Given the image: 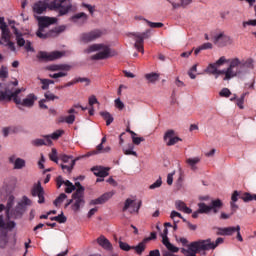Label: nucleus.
<instances>
[{"instance_id": "obj_1", "label": "nucleus", "mask_w": 256, "mask_h": 256, "mask_svg": "<svg viewBox=\"0 0 256 256\" xmlns=\"http://www.w3.org/2000/svg\"><path fill=\"white\" fill-rule=\"evenodd\" d=\"M19 85V80L14 78V81L8 82L3 87V83H0V103L3 101L9 102L13 99L14 103L19 105L20 107H27L31 109L35 105V101H37V97L35 94H28L24 99L19 97L20 93H24L26 91L25 88H15Z\"/></svg>"}, {"instance_id": "obj_2", "label": "nucleus", "mask_w": 256, "mask_h": 256, "mask_svg": "<svg viewBox=\"0 0 256 256\" xmlns=\"http://www.w3.org/2000/svg\"><path fill=\"white\" fill-rule=\"evenodd\" d=\"M224 239L219 237L216 241H211V238L206 240H198L189 244V250L191 251L186 256H197V253H203L205 251H214L219 245H222Z\"/></svg>"}, {"instance_id": "obj_3", "label": "nucleus", "mask_w": 256, "mask_h": 256, "mask_svg": "<svg viewBox=\"0 0 256 256\" xmlns=\"http://www.w3.org/2000/svg\"><path fill=\"white\" fill-rule=\"evenodd\" d=\"M35 18L38 21V30L36 32L37 37L39 39H48V37H53L54 33H61V30H50L49 26L56 23L55 18L47 17V16H37Z\"/></svg>"}, {"instance_id": "obj_4", "label": "nucleus", "mask_w": 256, "mask_h": 256, "mask_svg": "<svg viewBox=\"0 0 256 256\" xmlns=\"http://www.w3.org/2000/svg\"><path fill=\"white\" fill-rule=\"evenodd\" d=\"M84 53H86V55L96 53L91 56L92 61H103L115 55V52H112L111 48H109V46L105 44H92L84 50Z\"/></svg>"}, {"instance_id": "obj_5", "label": "nucleus", "mask_w": 256, "mask_h": 256, "mask_svg": "<svg viewBox=\"0 0 256 256\" xmlns=\"http://www.w3.org/2000/svg\"><path fill=\"white\" fill-rule=\"evenodd\" d=\"M76 191L72 194V199H70L65 207L71 205L72 210L77 213L85 207V187L81 185L80 182H76Z\"/></svg>"}, {"instance_id": "obj_6", "label": "nucleus", "mask_w": 256, "mask_h": 256, "mask_svg": "<svg viewBox=\"0 0 256 256\" xmlns=\"http://www.w3.org/2000/svg\"><path fill=\"white\" fill-rule=\"evenodd\" d=\"M48 71H52L53 74H49L51 79H55L56 82L63 77H67L69 75V71H71V65L69 64H51L47 66Z\"/></svg>"}, {"instance_id": "obj_7", "label": "nucleus", "mask_w": 256, "mask_h": 256, "mask_svg": "<svg viewBox=\"0 0 256 256\" xmlns=\"http://www.w3.org/2000/svg\"><path fill=\"white\" fill-rule=\"evenodd\" d=\"M33 202L29 197L23 196L20 201H18L17 205L14 209L11 210V218L12 219H21L23 217V213L27 211V207H31Z\"/></svg>"}, {"instance_id": "obj_8", "label": "nucleus", "mask_w": 256, "mask_h": 256, "mask_svg": "<svg viewBox=\"0 0 256 256\" xmlns=\"http://www.w3.org/2000/svg\"><path fill=\"white\" fill-rule=\"evenodd\" d=\"M227 77L230 79L243 77V69L239 58L228 59Z\"/></svg>"}, {"instance_id": "obj_9", "label": "nucleus", "mask_w": 256, "mask_h": 256, "mask_svg": "<svg viewBox=\"0 0 256 256\" xmlns=\"http://www.w3.org/2000/svg\"><path fill=\"white\" fill-rule=\"evenodd\" d=\"M223 207L221 199L212 200L210 205L205 203H198V210L201 214H206L212 211L214 214L219 213V210Z\"/></svg>"}, {"instance_id": "obj_10", "label": "nucleus", "mask_w": 256, "mask_h": 256, "mask_svg": "<svg viewBox=\"0 0 256 256\" xmlns=\"http://www.w3.org/2000/svg\"><path fill=\"white\" fill-rule=\"evenodd\" d=\"M149 37H151V30L149 29L143 33L141 32L132 33V39L135 40V44H134L135 49L140 51V53H145V49H143V42L145 41V39H149Z\"/></svg>"}, {"instance_id": "obj_11", "label": "nucleus", "mask_w": 256, "mask_h": 256, "mask_svg": "<svg viewBox=\"0 0 256 256\" xmlns=\"http://www.w3.org/2000/svg\"><path fill=\"white\" fill-rule=\"evenodd\" d=\"M61 57H63V53H61L60 51H40L37 54V59H39L40 61H56V59H61Z\"/></svg>"}, {"instance_id": "obj_12", "label": "nucleus", "mask_w": 256, "mask_h": 256, "mask_svg": "<svg viewBox=\"0 0 256 256\" xmlns=\"http://www.w3.org/2000/svg\"><path fill=\"white\" fill-rule=\"evenodd\" d=\"M141 209V201H136L131 198L126 199L123 207V211H129V213H139Z\"/></svg>"}, {"instance_id": "obj_13", "label": "nucleus", "mask_w": 256, "mask_h": 256, "mask_svg": "<svg viewBox=\"0 0 256 256\" xmlns=\"http://www.w3.org/2000/svg\"><path fill=\"white\" fill-rule=\"evenodd\" d=\"M169 229L164 228L163 232L161 233L162 243L166 247L168 251H171L172 253H179V247H176L169 241Z\"/></svg>"}, {"instance_id": "obj_14", "label": "nucleus", "mask_w": 256, "mask_h": 256, "mask_svg": "<svg viewBox=\"0 0 256 256\" xmlns=\"http://www.w3.org/2000/svg\"><path fill=\"white\" fill-rule=\"evenodd\" d=\"M32 197H38V203H45V190L41 186V182L38 181L37 184H34L32 191Z\"/></svg>"}, {"instance_id": "obj_15", "label": "nucleus", "mask_w": 256, "mask_h": 256, "mask_svg": "<svg viewBox=\"0 0 256 256\" xmlns=\"http://www.w3.org/2000/svg\"><path fill=\"white\" fill-rule=\"evenodd\" d=\"M58 189H61L62 185H65V193H71L72 191L77 190V183L75 185L69 180H63L62 176H58L56 179Z\"/></svg>"}, {"instance_id": "obj_16", "label": "nucleus", "mask_w": 256, "mask_h": 256, "mask_svg": "<svg viewBox=\"0 0 256 256\" xmlns=\"http://www.w3.org/2000/svg\"><path fill=\"white\" fill-rule=\"evenodd\" d=\"M0 29H1V40L6 43L11 41V30L9 26L5 23V18L0 17Z\"/></svg>"}, {"instance_id": "obj_17", "label": "nucleus", "mask_w": 256, "mask_h": 256, "mask_svg": "<svg viewBox=\"0 0 256 256\" xmlns=\"http://www.w3.org/2000/svg\"><path fill=\"white\" fill-rule=\"evenodd\" d=\"M164 141L168 147H171L173 145H176V143H179V141H181V138L175 136L174 130H168L164 134Z\"/></svg>"}, {"instance_id": "obj_18", "label": "nucleus", "mask_w": 256, "mask_h": 256, "mask_svg": "<svg viewBox=\"0 0 256 256\" xmlns=\"http://www.w3.org/2000/svg\"><path fill=\"white\" fill-rule=\"evenodd\" d=\"M101 37V31L99 30H94L92 32L84 33L81 36V41L83 43H91V41H95Z\"/></svg>"}, {"instance_id": "obj_19", "label": "nucleus", "mask_w": 256, "mask_h": 256, "mask_svg": "<svg viewBox=\"0 0 256 256\" xmlns=\"http://www.w3.org/2000/svg\"><path fill=\"white\" fill-rule=\"evenodd\" d=\"M89 19V16L85 14L84 12H79L74 14L71 18L70 21L72 23H75V25H85Z\"/></svg>"}, {"instance_id": "obj_20", "label": "nucleus", "mask_w": 256, "mask_h": 256, "mask_svg": "<svg viewBox=\"0 0 256 256\" xmlns=\"http://www.w3.org/2000/svg\"><path fill=\"white\" fill-rule=\"evenodd\" d=\"M115 195V192H106L100 197L91 200L90 205H103V203H107Z\"/></svg>"}, {"instance_id": "obj_21", "label": "nucleus", "mask_w": 256, "mask_h": 256, "mask_svg": "<svg viewBox=\"0 0 256 256\" xmlns=\"http://www.w3.org/2000/svg\"><path fill=\"white\" fill-rule=\"evenodd\" d=\"M237 225L236 226H229V227H218L217 228V235H221L223 237H230L233 233H236Z\"/></svg>"}, {"instance_id": "obj_22", "label": "nucleus", "mask_w": 256, "mask_h": 256, "mask_svg": "<svg viewBox=\"0 0 256 256\" xmlns=\"http://www.w3.org/2000/svg\"><path fill=\"white\" fill-rule=\"evenodd\" d=\"M240 67L243 71V75H247L249 69H255V61L252 58L240 60Z\"/></svg>"}, {"instance_id": "obj_23", "label": "nucleus", "mask_w": 256, "mask_h": 256, "mask_svg": "<svg viewBox=\"0 0 256 256\" xmlns=\"http://www.w3.org/2000/svg\"><path fill=\"white\" fill-rule=\"evenodd\" d=\"M96 242L102 249H105V251H113V244H111V241H109L107 237L101 235L96 239Z\"/></svg>"}, {"instance_id": "obj_24", "label": "nucleus", "mask_w": 256, "mask_h": 256, "mask_svg": "<svg viewBox=\"0 0 256 256\" xmlns=\"http://www.w3.org/2000/svg\"><path fill=\"white\" fill-rule=\"evenodd\" d=\"M31 145H33L34 147H43V145L51 147V145H53V141L49 140V138L44 135L43 138H36L32 140Z\"/></svg>"}, {"instance_id": "obj_25", "label": "nucleus", "mask_w": 256, "mask_h": 256, "mask_svg": "<svg viewBox=\"0 0 256 256\" xmlns=\"http://www.w3.org/2000/svg\"><path fill=\"white\" fill-rule=\"evenodd\" d=\"M175 208L177 209V211H182V213H186V215H191V213H193V210L189 208L187 204L182 200L175 201Z\"/></svg>"}, {"instance_id": "obj_26", "label": "nucleus", "mask_w": 256, "mask_h": 256, "mask_svg": "<svg viewBox=\"0 0 256 256\" xmlns=\"http://www.w3.org/2000/svg\"><path fill=\"white\" fill-rule=\"evenodd\" d=\"M109 169L102 166H96L91 169V171L96 175V177L105 178L109 175Z\"/></svg>"}, {"instance_id": "obj_27", "label": "nucleus", "mask_w": 256, "mask_h": 256, "mask_svg": "<svg viewBox=\"0 0 256 256\" xmlns=\"http://www.w3.org/2000/svg\"><path fill=\"white\" fill-rule=\"evenodd\" d=\"M47 10V3L44 1H38L33 6V11L36 15H41Z\"/></svg>"}, {"instance_id": "obj_28", "label": "nucleus", "mask_w": 256, "mask_h": 256, "mask_svg": "<svg viewBox=\"0 0 256 256\" xmlns=\"http://www.w3.org/2000/svg\"><path fill=\"white\" fill-rule=\"evenodd\" d=\"M9 162L13 163L14 169H23V167H25V165H26L25 159L15 158V156H11L9 158Z\"/></svg>"}, {"instance_id": "obj_29", "label": "nucleus", "mask_w": 256, "mask_h": 256, "mask_svg": "<svg viewBox=\"0 0 256 256\" xmlns=\"http://www.w3.org/2000/svg\"><path fill=\"white\" fill-rule=\"evenodd\" d=\"M17 227V224L15 221H9L5 223V220L3 219V215H0V229H15Z\"/></svg>"}, {"instance_id": "obj_30", "label": "nucleus", "mask_w": 256, "mask_h": 256, "mask_svg": "<svg viewBox=\"0 0 256 256\" xmlns=\"http://www.w3.org/2000/svg\"><path fill=\"white\" fill-rule=\"evenodd\" d=\"M180 3L177 2H171V5L173 9H180L182 7L183 9H187L191 3H193V0H179Z\"/></svg>"}, {"instance_id": "obj_31", "label": "nucleus", "mask_w": 256, "mask_h": 256, "mask_svg": "<svg viewBox=\"0 0 256 256\" xmlns=\"http://www.w3.org/2000/svg\"><path fill=\"white\" fill-rule=\"evenodd\" d=\"M229 39H231L229 36H227L225 34L224 31H219L218 33H216L214 36H213V41L215 43V45H217L219 43V41H229Z\"/></svg>"}, {"instance_id": "obj_32", "label": "nucleus", "mask_w": 256, "mask_h": 256, "mask_svg": "<svg viewBox=\"0 0 256 256\" xmlns=\"http://www.w3.org/2000/svg\"><path fill=\"white\" fill-rule=\"evenodd\" d=\"M15 204V196H9L6 206V215L8 219H13L11 217V211L13 210V205Z\"/></svg>"}, {"instance_id": "obj_33", "label": "nucleus", "mask_w": 256, "mask_h": 256, "mask_svg": "<svg viewBox=\"0 0 256 256\" xmlns=\"http://www.w3.org/2000/svg\"><path fill=\"white\" fill-rule=\"evenodd\" d=\"M200 162H201V158H199V157H192V158H188L186 160L187 165H189V167H190V169H192V171H196L197 165Z\"/></svg>"}, {"instance_id": "obj_34", "label": "nucleus", "mask_w": 256, "mask_h": 256, "mask_svg": "<svg viewBox=\"0 0 256 256\" xmlns=\"http://www.w3.org/2000/svg\"><path fill=\"white\" fill-rule=\"evenodd\" d=\"M237 201H239V192L234 191V193L231 196V202H230V207L232 211H237V209H239V206L236 204Z\"/></svg>"}, {"instance_id": "obj_35", "label": "nucleus", "mask_w": 256, "mask_h": 256, "mask_svg": "<svg viewBox=\"0 0 256 256\" xmlns=\"http://www.w3.org/2000/svg\"><path fill=\"white\" fill-rule=\"evenodd\" d=\"M132 249H134L137 255H143V252L147 249V242L143 240L138 245L132 246Z\"/></svg>"}, {"instance_id": "obj_36", "label": "nucleus", "mask_w": 256, "mask_h": 256, "mask_svg": "<svg viewBox=\"0 0 256 256\" xmlns=\"http://www.w3.org/2000/svg\"><path fill=\"white\" fill-rule=\"evenodd\" d=\"M127 132L130 133L132 143H134V145H141V143H143V141H145V138L138 137L137 133L133 132V130H127Z\"/></svg>"}, {"instance_id": "obj_37", "label": "nucleus", "mask_w": 256, "mask_h": 256, "mask_svg": "<svg viewBox=\"0 0 256 256\" xmlns=\"http://www.w3.org/2000/svg\"><path fill=\"white\" fill-rule=\"evenodd\" d=\"M145 79L148 81V83H157V81H159V74L155 72L148 73L145 75Z\"/></svg>"}, {"instance_id": "obj_38", "label": "nucleus", "mask_w": 256, "mask_h": 256, "mask_svg": "<svg viewBox=\"0 0 256 256\" xmlns=\"http://www.w3.org/2000/svg\"><path fill=\"white\" fill-rule=\"evenodd\" d=\"M100 115L101 117H103V119H105L107 126L111 125V123L115 121V119L113 118V115H111V113H109L108 111H102L100 112Z\"/></svg>"}, {"instance_id": "obj_39", "label": "nucleus", "mask_w": 256, "mask_h": 256, "mask_svg": "<svg viewBox=\"0 0 256 256\" xmlns=\"http://www.w3.org/2000/svg\"><path fill=\"white\" fill-rule=\"evenodd\" d=\"M124 155H133L134 157H137V152L135 151V145L128 144L127 148H123Z\"/></svg>"}, {"instance_id": "obj_40", "label": "nucleus", "mask_w": 256, "mask_h": 256, "mask_svg": "<svg viewBox=\"0 0 256 256\" xmlns=\"http://www.w3.org/2000/svg\"><path fill=\"white\" fill-rule=\"evenodd\" d=\"M75 163H77V158L71 160L70 165L61 164V169L64 171V173H71L75 167Z\"/></svg>"}, {"instance_id": "obj_41", "label": "nucleus", "mask_w": 256, "mask_h": 256, "mask_svg": "<svg viewBox=\"0 0 256 256\" xmlns=\"http://www.w3.org/2000/svg\"><path fill=\"white\" fill-rule=\"evenodd\" d=\"M15 35H16L17 45L19 47H25V44L27 42H25V38H23V34L19 33V31H17V29H15Z\"/></svg>"}, {"instance_id": "obj_42", "label": "nucleus", "mask_w": 256, "mask_h": 256, "mask_svg": "<svg viewBox=\"0 0 256 256\" xmlns=\"http://www.w3.org/2000/svg\"><path fill=\"white\" fill-rule=\"evenodd\" d=\"M61 135H63V130H56L52 134L46 135V138L49 139V141H57Z\"/></svg>"}, {"instance_id": "obj_43", "label": "nucleus", "mask_w": 256, "mask_h": 256, "mask_svg": "<svg viewBox=\"0 0 256 256\" xmlns=\"http://www.w3.org/2000/svg\"><path fill=\"white\" fill-rule=\"evenodd\" d=\"M219 67L215 63H210L205 70V73H209V75H216Z\"/></svg>"}, {"instance_id": "obj_44", "label": "nucleus", "mask_w": 256, "mask_h": 256, "mask_svg": "<svg viewBox=\"0 0 256 256\" xmlns=\"http://www.w3.org/2000/svg\"><path fill=\"white\" fill-rule=\"evenodd\" d=\"M61 123H67L68 125H73L75 123V114H70L69 116L62 117L60 119Z\"/></svg>"}, {"instance_id": "obj_45", "label": "nucleus", "mask_w": 256, "mask_h": 256, "mask_svg": "<svg viewBox=\"0 0 256 256\" xmlns=\"http://www.w3.org/2000/svg\"><path fill=\"white\" fill-rule=\"evenodd\" d=\"M73 6L71 5V3H69L68 5H63L60 6L58 9H59V15L60 16H63V15H67V13H69V11H71V8Z\"/></svg>"}, {"instance_id": "obj_46", "label": "nucleus", "mask_w": 256, "mask_h": 256, "mask_svg": "<svg viewBox=\"0 0 256 256\" xmlns=\"http://www.w3.org/2000/svg\"><path fill=\"white\" fill-rule=\"evenodd\" d=\"M9 77V68L7 66H1L0 68V79L5 81Z\"/></svg>"}, {"instance_id": "obj_47", "label": "nucleus", "mask_w": 256, "mask_h": 256, "mask_svg": "<svg viewBox=\"0 0 256 256\" xmlns=\"http://www.w3.org/2000/svg\"><path fill=\"white\" fill-rule=\"evenodd\" d=\"M67 0H53L50 2V9H59V7L63 6V3H65Z\"/></svg>"}, {"instance_id": "obj_48", "label": "nucleus", "mask_w": 256, "mask_h": 256, "mask_svg": "<svg viewBox=\"0 0 256 256\" xmlns=\"http://www.w3.org/2000/svg\"><path fill=\"white\" fill-rule=\"evenodd\" d=\"M145 23H147L148 27H151L152 29H160L163 27V23L161 22H151L147 19H144Z\"/></svg>"}, {"instance_id": "obj_49", "label": "nucleus", "mask_w": 256, "mask_h": 256, "mask_svg": "<svg viewBox=\"0 0 256 256\" xmlns=\"http://www.w3.org/2000/svg\"><path fill=\"white\" fill-rule=\"evenodd\" d=\"M197 64H194L189 70H188V76L190 79H197Z\"/></svg>"}, {"instance_id": "obj_50", "label": "nucleus", "mask_w": 256, "mask_h": 256, "mask_svg": "<svg viewBox=\"0 0 256 256\" xmlns=\"http://www.w3.org/2000/svg\"><path fill=\"white\" fill-rule=\"evenodd\" d=\"M65 199H67V194L62 193L60 194L54 201V205L55 207H59V205H61V203H63V201H65Z\"/></svg>"}, {"instance_id": "obj_51", "label": "nucleus", "mask_w": 256, "mask_h": 256, "mask_svg": "<svg viewBox=\"0 0 256 256\" xmlns=\"http://www.w3.org/2000/svg\"><path fill=\"white\" fill-rule=\"evenodd\" d=\"M50 161L54 163H59V156L57 154V149L52 148V152L49 154Z\"/></svg>"}, {"instance_id": "obj_52", "label": "nucleus", "mask_w": 256, "mask_h": 256, "mask_svg": "<svg viewBox=\"0 0 256 256\" xmlns=\"http://www.w3.org/2000/svg\"><path fill=\"white\" fill-rule=\"evenodd\" d=\"M51 221H57V223H66L67 222V217H65V215H63V212H62L58 216L52 217Z\"/></svg>"}, {"instance_id": "obj_53", "label": "nucleus", "mask_w": 256, "mask_h": 256, "mask_svg": "<svg viewBox=\"0 0 256 256\" xmlns=\"http://www.w3.org/2000/svg\"><path fill=\"white\" fill-rule=\"evenodd\" d=\"M114 105H115L116 109H118L119 111H123L125 109V103H123V101H121V98L115 99Z\"/></svg>"}, {"instance_id": "obj_54", "label": "nucleus", "mask_w": 256, "mask_h": 256, "mask_svg": "<svg viewBox=\"0 0 256 256\" xmlns=\"http://www.w3.org/2000/svg\"><path fill=\"white\" fill-rule=\"evenodd\" d=\"M242 27L243 29H247V27H256V19L243 21Z\"/></svg>"}, {"instance_id": "obj_55", "label": "nucleus", "mask_w": 256, "mask_h": 256, "mask_svg": "<svg viewBox=\"0 0 256 256\" xmlns=\"http://www.w3.org/2000/svg\"><path fill=\"white\" fill-rule=\"evenodd\" d=\"M119 247L122 251H129L130 249H133V246H130L127 242H123L119 240Z\"/></svg>"}, {"instance_id": "obj_56", "label": "nucleus", "mask_w": 256, "mask_h": 256, "mask_svg": "<svg viewBox=\"0 0 256 256\" xmlns=\"http://www.w3.org/2000/svg\"><path fill=\"white\" fill-rule=\"evenodd\" d=\"M163 185V180L159 177L154 183L149 186V189H159Z\"/></svg>"}, {"instance_id": "obj_57", "label": "nucleus", "mask_w": 256, "mask_h": 256, "mask_svg": "<svg viewBox=\"0 0 256 256\" xmlns=\"http://www.w3.org/2000/svg\"><path fill=\"white\" fill-rule=\"evenodd\" d=\"M10 133H15L14 127H5L2 129L3 137H9Z\"/></svg>"}, {"instance_id": "obj_58", "label": "nucleus", "mask_w": 256, "mask_h": 256, "mask_svg": "<svg viewBox=\"0 0 256 256\" xmlns=\"http://www.w3.org/2000/svg\"><path fill=\"white\" fill-rule=\"evenodd\" d=\"M219 75H224V81H231V78L227 76V68L222 70H217L216 78L219 77Z\"/></svg>"}, {"instance_id": "obj_59", "label": "nucleus", "mask_w": 256, "mask_h": 256, "mask_svg": "<svg viewBox=\"0 0 256 256\" xmlns=\"http://www.w3.org/2000/svg\"><path fill=\"white\" fill-rule=\"evenodd\" d=\"M225 63H229V60H227L225 56H222L214 64L216 67H221L222 65H225Z\"/></svg>"}, {"instance_id": "obj_60", "label": "nucleus", "mask_w": 256, "mask_h": 256, "mask_svg": "<svg viewBox=\"0 0 256 256\" xmlns=\"http://www.w3.org/2000/svg\"><path fill=\"white\" fill-rule=\"evenodd\" d=\"M7 245V234L0 235V249H5Z\"/></svg>"}, {"instance_id": "obj_61", "label": "nucleus", "mask_w": 256, "mask_h": 256, "mask_svg": "<svg viewBox=\"0 0 256 256\" xmlns=\"http://www.w3.org/2000/svg\"><path fill=\"white\" fill-rule=\"evenodd\" d=\"M82 7L87 9L89 11L90 15H94V13H95V6H93L91 4H87V3H82Z\"/></svg>"}, {"instance_id": "obj_62", "label": "nucleus", "mask_w": 256, "mask_h": 256, "mask_svg": "<svg viewBox=\"0 0 256 256\" xmlns=\"http://www.w3.org/2000/svg\"><path fill=\"white\" fill-rule=\"evenodd\" d=\"M44 97H45V99H47V101H55V99H59L58 96H55V94H53L51 92H46Z\"/></svg>"}, {"instance_id": "obj_63", "label": "nucleus", "mask_w": 256, "mask_h": 256, "mask_svg": "<svg viewBox=\"0 0 256 256\" xmlns=\"http://www.w3.org/2000/svg\"><path fill=\"white\" fill-rule=\"evenodd\" d=\"M245 103L244 96H240V98L236 99V105L239 107V109H245V106L243 105Z\"/></svg>"}, {"instance_id": "obj_64", "label": "nucleus", "mask_w": 256, "mask_h": 256, "mask_svg": "<svg viewBox=\"0 0 256 256\" xmlns=\"http://www.w3.org/2000/svg\"><path fill=\"white\" fill-rule=\"evenodd\" d=\"M220 97H230L231 96V90H229V88H223L220 92H219Z\"/></svg>"}]
</instances>
